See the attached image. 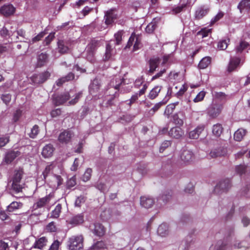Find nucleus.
<instances>
[{"label":"nucleus","instance_id":"nucleus-1","mask_svg":"<svg viewBox=\"0 0 250 250\" xmlns=\"http://www.w3.org/2000/svg\"><path fill=\"white\" fill-rule=\"evenodd\" d=\"M23 173V168H19L14 170L12 178V188L16 193L21 192L23 188V184L21 182Z\"/></svg>","mask_w":250,"mask_h":250},{"label":"nucleus","instance_id":"nucleus-2","mask_svg":"<svg viewBox=\"0 0 250 250\" xmlns=\"http://www.w3.org/2000/svg\"><path fill=\"white\" fill-rule=\"evenodd\" d=\"M83 237L82 235L72 236L68 239L67 246L69 250H81L83 247Z\"/></svg>","mask_w":250,"mask_h":250},{"label":"nucleus","instance_id":"nucleus-3","mask_svg":"<svg viewBox=\"0 0 250 250\" xmlns=\"http://www.w3.org/2000/svg\"><path fill=\"white\" fill-rule=\"evenodd\" d=\"M54 198L53 193H50L46 195L45 197L40 198L33 204V209L37 210L39 208H44L47 206L50 202L51 200Z\"/></svg>","mask_w":250,"mask_h":250},{"label":"nucleus","instance_id":"nucleus-4","mask_svg":"<svg viewBox=\"0 0 250 250\" xmlns=\"http://www.w3.org/2000/svg\"><path fill=\"white\" fill-rule=\"evenodd\" d=\"M133 43V50L134 51L138 50L142 46L141 37L139 36H136L134 33L131 34L125 46V48H129Z\"/></svg>","mask_w":250,"mask_h":250},{"label":"nucleus","instance_id":"nucleus-5","mask_svg":"<svg viewBox=\"0 0 250 250\" xmlns=\"http://www.w3.org/2000/svg\"><path fill=\"white\" fill-rule=\"evenodd\" d=\"M50 73L46 70L39 74L33 75L31 78V81L34 83L42 84L46 81L50 77Z\"/></svg>","mask_w":250,"mask_h":250},{"label":"nucleus","instance_id":"nucleus-6","mask_svg":"<svg viewBox=\"0 0 250 250\" xmlns=\"http://www.w3.org/2000/svg\"><path fill=\"white\" fill-rule=\"evenodd\" d=\"M73 135V133L72 131L66 129L59 134L58 140L62 144H67L70 142Z\"/></svg>","mask_w":250,"mask_h":250},{"label":"nucleus","instance_id":"nucleus-7","mask_svg":"<svg viewBox=\"0 0 250 250\" xmlns=\"http://www.w3.org/2000/svg\"><path fill=\"white\" fill-rule=\"evenodd\" d=\"M223 109L222 105H212L208 109V114L212 118L217 117L221 112Z\"/></svg>","mask_w":250,"mask_h":250},{"label":"nucleus","instance_id":"nucleus-8","mask_svg":"<svg viewBox=\"0 0 250 250\" xmlns=\"http://www.w3.org/2000/svg\"><path fill=\"white\" fill-rule=\"evenodd\" d=\"M68 42L63 40H59L57 42L58 52L61 54L69 53L70 48L68 47Z\"/></svg>","mask_w":250,"mask_h":250},{"label":"nucleus","instance_id":"nucleus-9","mask_svg":"<svg viewBox=\"0 0 250 250\" xmlns=\"http://www.w3.org/2000/svg\"><path fill=\"white\" fill-rule=\"evenodd\" d=\"M70 98L68 92H64L54 97V102L56 105H60L65 103Z\"/></svg>","mask_w":250,"mask_h":250},{"label":"nucleus","instance_id":"nucleus-10","mask_svg":"<svg viewBox=\"0 0 250 250\" xmlns=\"http://www.w3.org/2000/svg\"><path fill=\"white\" fill-rule=\"evenodd\" d=\"M148 84L145 83L143 87L138 91V93L133 95L129 100V103L127 104L130 106L134 103H135L138 100L139 97H140L146 93V89L148 88Z\"/></svg>","mask_w":250,"mask_h":250},{"label":"nucleus","instance_id":"nucleus-11","mask_svg":"<svg viewBox=\"0 0 250 250\" xmlns=\"http://www.w3.org/2000/svg\"><path fill=\"white\" fill-rule=\"evenodd\" d=\"M209 8L205 6H202L199 7L195 12V19L196 20H200L206 16L208 12Z\"/></svg>","mask_w":250,"mask_h":250},{"label":"nucleus","instance_id":"nucleus-12","mask_svg":"<svg viewBox=\"0 0 250 250\" xmlns=\"http://www.w3.org/2000/svg\"><path fill=\"white\" fill-rule=\"evenodd\" d=\"M84 221V214L83 213H81L72 216L69 220L68 223L74 226H77L82 224Z\"/></svg>","mask_w":250,"mask_h":250},{"label":"nucleus","instance_id":"nucleus-13","mask_svg":"<svg viewBox=\"0 0 250 250\" xmlns=\"http://www.w3.org/2000/svg\"><path fill=\"white\" fill-rule=\"evenodd\" d=\"M48 240L45 236H42L37 239L33 245L31 247L32 249H37L39 250H43V249L47 245Z\"/></svg>","mask_w":250,"mask_h":250},{"label":"nucleus","instance_id":"nucleus-14","mask_svg":"<svg viewBox=\"0 0 250 250\" xmlns=\"http://www.w3.org/2000/svg\"><path fill=\"white\" fill-rule=\"evenodd\" d=\"M226 153V149L223 147H219L217 148L212 149L209 154V156L211 158H215L218 157L223 156Z\"/></svg>","mask_w":250,"mask_h":250},{"label":"nucleus","instance_id":"nucleus-15","mask_svg":"<svg viewBox=\"0 0 250 250\" xmlns=\"http://www.w3.org/2000/svg\"><path fill=\"white\" fill-rule=\"evenodd\" d=\"M231 187L230 181L229 179H226L220 181L215 187V190L220 189L223 191H227Z\"/></svg>","mask_w":250,"mask_h":250},{"label":"nucleus","instance_id":"nucleus-16","mask_svg":"<svg viewBox=\"0 0 250 250\" xmlns=\"http://www.w3.org/2000/svg\"><path fill=\"white\" fill-rule=\"evenodd\" d=\"M15 11V8L12 4L4 5L0 8V13L5 17L13 14Z\"/></svg>","mask_w":250,"mask_h":250},{"label":"nucleus","instance_id":"nucleus-17","mask_svg":"<svg viewBox=\"0 0 250 250\" xmlns=\"http://www.w3.org/2000/svg\"><path fill=\"white\" fill-rule=\"evenodd\" d=\"M168 135L173 138L179 139L184 134L183 129L180 127H173L168 132Z\"/></svg>","mask_w":250,"mask_h":250},{"label":"nucleus","instance_id":"nucleus-18","mask_svg":"<svg viewBox=\"0 0 250 250\" xmlns=\"http://www.w3.org/2000/svg\"><path fill=\"white\" fill-rule=\"evenodd\" d=\"M54 150L55 148L52 144H47L43 147L42 155L45 158H49L53 155Z\"/></svg>","mask_w":250,"mask_h":250},{"label":"nucleus","instance_id":"nucleus-19","mask_svg":"<svg viewBox=\"0 0 250 250\" xmlns=\"http://www.w3.org/2000/svg\"><path fill=\"white\" fill-rule=\"evenodd\" d=\"M48 62V55L46 53L42 52L37 57V66L39 67H42L46 64Z\"/></svg>","mask_w":250,"mask_h":250},{"label":"nucleus","instance_id":"nucleus-20","mask_svg":"<svg viewBox=\"0 0 250 250\" xmlns=\"http://www.w3.org/2000/svg\"><path fill=\"white\" fill-rule=\"evenodd\" d=\"M180 156L182 161L185 163L191 162L194 159V155L192 152L187 149L183 150Z\"/></svg>","mask_w":250,"mask_h":250},{"label":"nucleus","instance_id":"nucleus-21","mask_svg":"<svg viewBox=\"0 0 250 250\" xmlns=\"http://www.w3.org/2000/svg\"><path fill=\"white\" fill-rule=\"evenodd\" d=\"M204 129L205 125H203L197 126L196 128L189 132V137L190 139H198L200 134L204 131Z\"/></svg>","mask_w":250,"mask_h":250},{"label":"nucleus","instance_id":"nucleus-22","mask_svg":"<svg viewBox=\"0 0 250 250\" xmlns=\"http://www.w3.org/2000/svg\"><path fill=\"white\" fill-rule=\"evenodd\" d=\"M94 228L92 230L93 233L96 236L102 237L104 235L105 232V229L104 226L99 223H96L94 224Z\"/></svg>","mask_w":250,"mask_h":250},{"label":"nucleus","instance_id":"nucleus-23","mask_svg":"<svg viewBox=\"0 0 250 250\" xmlns=\"http://www.w3.org/2000/svg\"><path fill=\"white\" fill-rule=\"evenodd\" d=\"M75 78V75L72 72L68 73L65 76L62 77L59 79L56 82L57 86H61L63 83L66 82L72 81Z\"/></svg>","mask_w":250,"mask_h":250},{"label":"nucleus","instance_id":"nucleus-24","mask_svg":"<svg viewBox=\"0 0 250 250\" xmlns=\"http://www.w3.org/2000/svg\"><path fill=\"white\" fill-rule=\"evenodd\" d=\"M20 154L21 152L18 150L9 151L6 154L4 157V161L6 164H10Z\"/></svg>","mask_w":250,"mask_h":250},{"label":"nucleus","instance_id":"nucleus-25","mask_svg":"<svg viewBox=\"0 0 250 250\" xmlns=\"http://www.w3.org/2000/svg\"><path fill=\"white\" fill-rule=\"evenodd\" d=\"M160 62V59L159 57L150 58L148 61L150 73H153L158 67Z\"/></svg>","mask_w":250,"mask_h":250},{"label":"nucleus","instance_id":"nucleus-26","mask_svg":"<svg viewBox=\"0 0 250 250\" xmlns=\"http://www.w3.org/2000/svg\"><path fill=\"white\" fill-rule=\"evenodd\" d=\"M240 63V59L239 57H233L230 60L228 67V71L229 72H232L234 71L239 65Z\"/></svg>","mask_w":250,"mask_h":250},{"label":"nucleus","instance_id":"nucleus-27","mask_svg":"<svg viewBox=\"0 0 250 250\" xmlns=\"http://www.w3.org/2000/svg\"><path fill=\"white\" fill-rule=\"evenodd\" d=\"M154 203L153 198L143 196L141 197L140 204L141 206L145 208H151Z\"/></svg>","mask_w":250,"mask_h":250},{"label":"nucleus","instance_id":"nucleus-28","mask_svg":"<svg viewBox=\"0 0 250 250\" xmlns=\"http://www.w3.org/2000/svg\"><path fill=\"white\" fill-rule=\"evenodd\" d=\"M124 80L120 77H115L111 80L109 85L110 87L114 88L115 89H119L120 86L122 84Z\"/></svg>","mask_w":250,"mask_h":250},{"label":"nucleus","instance_id":"nucleus-29","mask_svg":"<svg viewBox=\"0 0 250 250\" xmlns=\"http://www.w3.org/2000/svg\"><path fill=\"white\" fill-rule=\"evenodd\" d=\"M249 45L250 44L247 42L241 40L239 43L235 47V50L236 54H241Z\"/></svg>","mask_w":250,"mask_h":250},{"label":"nucleus","instance_id":"nucleus-30","mask_svg":"<svg viewBox=\"0 0 250 250\" xmlns=\"http://www.w3.org/2000/svg\"><path fill=\"white\" fill-rule=\"evenodd\" d=\"M162 89V86H155L149 92L147 95V97L151 100H154L159 95Z\"/></svg>","mask_w":250,"mask_h":250},{"label":"nucleus","instance_id":"nucleus-31","mask_svg":"<svg viewBox=\"0 0 250 250\" xmlns=\"http://www.w3.org/2000/svg\"><path fill=\"white\" fill-rule=\"evenodd\" d=\"M115 18L112 10L107 11L104 16L105 24L106 25L111 24L114 22Z\"/></svg>","mask_w":250,"mask_h":250},{"label":"nucleus","instance_id":"nucleus-32","mask_svg":"<svg viewBox=\"0 0 250 250\" xmlns=\"http://www.w3.org/2000/svg\"><path fill=\"white\" fill-rule=\"evenodd\" d=\"M158 235L162 237L167 235L168 233V227L166 223H162L161 224L157 229Z\"/></svg>","mask_w":250,"mask_h":250},{"label":"nucleus","instance_id":"nucleus-33","mask_svg":"<svg viewBox=\"0 0 250 250\" xmlns=\"http://www.w3.org/2000/svg\"><path fill=\"white\" fill-rule=\"evenodd\" d=\"M224 128L221 124L217 123L213 125L212 132L216 137H220L223 133Z\"/></svg>","mask_w":250,"mask_h":250},{"label":"nucleus","instance_id":"nucleus-34","mask_svg":"<svg viewBox=\"0 0 250 250\" xmlns=\"http://www.w3.org/2000/svg\"><path fill=\"white\" fill-rule=\"evenodd\" d=\"M238 9L241 13H242L244 10H250V0H241L238 5Z\"/></svg>","mask_w":250,"mask_h":250},{"label":"nucleus","instance_id":"nucleus-35","mask_svg":"<svg viewBox=\"0 0 250 250\" xmlns=\"http://www.w3.org/2000/svg\"><path fill=\"white\" fill-rule=\"evenodd\" d=\"M106 248V244L104 241H99L94 243L90 248V250H100Z\"/></svg>","mask_w":250,"mask_h":250},{"label":"nucleus","instance_id":"nucleus-36","mask_svg":"<svg viewBox=\"0 0 250 250\" xmlns=\"http://www.w3.org/2000/svg\"><path fill=\"white\" fill-rule=\"evenodd\" d=\"M211 58L210 57H205L203 58L198 64L199 69L206 68L211 63Z\"/></svg>","mask_w":250,"mask_h":250},{"label":"nucleus","instance_id":"nucleus-37","mask_svg":"<svg viewBox=\"0 0 250 250\" xmlns=\"http://www.w3.org/2000/svg\"><path fill=\"white\" fill-rule=\"evenodd\" d=\"M62 205L58 204L55 208L54 209L50 212V215L49 217L51 218L57 219L59 217L62 211Z\"/></svg>","mask_w":250,"mask_h":250},{"label":"nucleus","instance_id":"nucleus-38","mask_svg":"<svg viewBox=\"0 0 250 250\" xmlns=\"http://www.w3.org/2000/svg\"><path fill=\"white\" fill-rule=\"evenodd\" d=\"M247 132L246 130L243 128L238 129L234 134V139L236 141H240L242 140Z\"/></svg>","mask_w":250,"mask_h":250},{"label":"nucleus","instance_id":"nucleus-39","mask_svg":"<svg viewBox=\"0 0 250 250\" xmlns=\"http://www.w3.org/2000/svg\"><path fill=\"white\" fill-rule=\"evenodd\" d=\"M100 84L98 81L94 80L89 87V91L91 94H94L98 92L100 88Z\"/></svg>","mask_w":250,"mask_h":250},{"label":"nucleus","instance_id":"nucleus-40","mask_svg":"<svg viewBox=\"0 0 250 250\" xmlns=\"http://www.w3.org/2000/svg\"><path fill=\"white\" fill-rule=\"evenodd\" d=\"M157 27V23L153 20L150 23H149L146 28V31L148 34H152L153 33L156 27Z\"/></svg>","mask_w":250,"mask_h":250},{"label":"nucleus","instance_id":"nucleus-41","mask_svg":"<svg viewBox=\"0 0 250 250\" xmlns=\"http://www.w3.org/2000/svg\"><path fill=\"white\" fill-rule=\"evenodd\" d=\"M179 104L178 102H176L174 103H172L168 104L165 109V113L167 114V115H169L171 114L174 111L176 106L178 105Z\"/></svg>","mask_w":250,"mask_h":250},{"label":"nucleus","instance_id":"nucleus-42","mask_svg":"<svg viewBox=\"0 0 250 250\" xmlns=\"http://www.w3.org/2000/svg\"><path fill=\"white\" fill-rule=\"evenodd\" d=\"M21 206L22 203L17 202H13L7 207V210L9 212H13L15 210L19 209Z\"/></svg>","mask_w":250,"mask_h":250},{"label":"nucleus","instance_id":"nucleus-43","mask_svg":"<svg viewBox=\"0 0 250 250\" xmlns=\"http://www.w3.org/2000/svg\"><path fill=\"white\" fill-rule=\"evenodd\" d=\"M45 230L47 232H55L57 230V227L55 222H51L45 227Z\"/></svg>","mask_w":250,"mask_h":250},{"label":"nucleus","instance_id":"nucleus-44","mask_svg":"<svg viewBox=\"0 0 250 250\" xmlns=\"http://www.w3.org/2000/svg\"><path fill=\"white\" fill-rule=\"evenodd\" d=\"M166 104V102H160L158 103H156L154 106L149 111V114L151 115H153L154 113L157 111L160 107L165 105Z\"/></svg>","mask_w":250,"mask_h":250},{"label":"nucleus","instance_id":"nucleus-45","mask_svg":"<svg viewBox=\"0 0 250 250\" xmlns=\"http://www.w3.org/2000/svg\"><path fill=\"white\" fill-rule=\"evenodd\" d=\"M119 96V94H117V92H115V93L112 95L109 99L107 100V101L105 103L106 107H110L115 105L114 101L116 98H118Z\"/></svg>","mask_w":250,"mask_h":250},{"label":"nucleus","instance_id":"nucleus-46","mask_svg":"<svg viewBox=\"0 0 250 250\" xmlns=\"http://www.w3.org/2000/svg\"><path fill=\"white\" fill-rule=\"evenodd\" d=\"M212 32V29H208L207 28H203L201 30L197 33V35L200 36L202 38L206 37L208 36L209 34H211Z\"/></svg>","mask_w":250,"mask_h":250},{"label":"nucleus","instance_id":"nucleus-47","mask_svg":"<svg viewBox=\"0 0 250 250\" xmlns=\"http://www.w3.org/2000/svg\"><path fill=\"white\" fill-rule=\"evenodd\" d=\"M224 16V12H223L222 11L219 12L218 13V14L213 18H212L211 19L210 22L209 26H211L213 25H214L216 22H217L220 20L222 19L223 18Z\"/></svg>","mask_w":250,"mask_h":250},{"label":"nucleus","instance_id":"nucleus-48","mask_svg":"<svg viewBox=\"0 0 250 250\" xmlns=\"http://www.w3.org/2000/svg\"><path fill=\"white\" fill-rule=\"evenodd\" d=\"M112 49L110 44H107L106 46V51L104 56V61H108L109 60L112 56Z\"/></svg>","mask_w":250,"mask_h":250},{"label":"nucleus","instance_id":"nucleus-49","mask_svg":"<svg viewBox=\"0 0 250 250\" xmlns=\"http://www.w3.org/2000/svg\"><path fill=\"white\" fill-rule=\"evenodd\" d=\"M229 42V39L223 40L219 41L218 43V48L220 50H225L228 45Z\"/></svg>","mask_w":250,"mask_h":250},{"label":"nucleus","instance_id":"nucleus-50","mask_svg":"<svg viewBox=\"0 0 250 250\" xmlns=\"http://www.w3.org/2000/svg\"><path fill=\"white\" fill-rule=\"evenodd\" d=\"M173 123L175 125H176L179 126H181L183 125L184 118H180L179 117V115L177 114H176L173 115Z\"/></svg>","mask_w":250,"mask_h":250},{"label":"nucleus","instance_id":"nucleus-51","mask_svg":"<svg viewBox=\"0 0 250 250\" xmlns=\"http://www.w3.org/2000/svg\"><path fill=\"white\" fill-rule=\"evenodd\" d=\"M213 95L216 99L221 101L226 100L227 97V95L222 92H214Z\"/></svg>","mask_w":250,"mask_h":250},{"label":"nucleus","instance_id":"nucleus-52","mask_svg":"<svg viewBox=\"0 0 250 250\" xmlns=\"http://www.w3.org/2000/svg\"><path fill=\"white\" fill-rule=\"evenodd\" d=\"M86 200V197L83 195H80L78 196L75 200V206L78 207H81L82 205L84 203Z\"/></svg>","mask_w":250,"mask_h":250},{"label":"nucleus","instance_id":"nucleus-53","mask_svg":"<svg viewBox=\"0 0 250 250\" xmlns=\"http://www.w3.org/2000/svg\"><path fill=\"white\" fill-rule=\"evenodd\" d=\"M39 132V127L38 125H34L31 129V132L29 134L30 138H35L38 134Z\"/></svg>","mask_w":250,"mask_h":250},{"label":"nucleus","instance_id":"nucleus-54","mask_svg":"<svg viewBox=\"0 0 250 250\" xmlns=\"http://www.w3.org/2000/svg\"><path fill=\"white\" fill-rule=\"evenodd\" d=\"M124 33V31L123 30H120L117 33L115 34L114 37L116 39V44H120L121 43L122 40V37Z\"/></svg>","mask_w":250,"mask_h":250},{"label":"nucleus","instance_id":"nucleus-55","mask_svg":"<svg viewBox=\"0 0 250 250\" xmlns=\"http://www.w3.org/2000/svg\"><path fill=\"white\" fill-rule=\"evenodd\" d=\"M99 44V41L95 39L92 40L89 44V48L92 52L95 50Z\"/></svg>","mask_w":250,"mask_h":250},{"label":"nucleus","instance_id":"nucleus-56","mask_svg":"<svg viewBox=\"0 0 250 250\" xmlns=\"http://www.w3.org/2000/svg\"><path fill=\"white\" fill-rule=\"evenodd\" d=\"M82 95L83 93L82 92H79L78 93H77L76 94L75 98L69 102V104L70 105L75 104L76 103L78 102L80 99L82 97Z\"/></svg>","mask_w":250,"mask_h":250},{"label":"nucleus","instance_id":"nucleus-57","mask_svg":"<svg viewBox=\"0 0 250 250\" xmlns=\"http://www.w3.org/2000/svg\"><path fill=\"white\" fill-rule=\"evenodd\" d=\"M171 145V142L170 141H165L161 145L159 151L161 153H162L164 151V150L170 146Z\"/></svg>","mask_w":250,"mask_h":250},{"label":"nucleus","instance_id":"nucleus-58","mask_svg":"<svg viewBox=\"0 0 250 250\" xmlns=\"http://www.w3.org/2000/svg\"><path fill=\"white\" fill-rule=\"evenodd\" d=\"M46 33L44 31L40 32L39 34H38L36 36L32 39L31 42L32 43H34L36 42H39L42 40V38L44 37Z\"/></svg>","mask_w":250,"mask_h":250},{"label":"nucleus","instance_id":"nucleus-59","mask_svg":"<svg viewBox=\"0 0 250 250\" xmlns=\"http://www.w3.org/2000/svg\"><path fill=\"white\" fill-rule=\"evenodd\" d=\"M187 6V4H183L181 5L178 6L172 9V12L174 14H178L181 12L184 8Z\"/></svg>","mask_w":250,"mask_h":250},{"label":"nucleus","instance_id":"nucleus-60","mask_svg":"<svg viewBox=\"0 0 250 250\" xmlns=\"http://www.w3.org/2000/svg\"><path fill=\"white\" fill-rule=\"evenodd\" d=\"M92 169L91 168H88L85 170L83 175V180L84 181H87L89 180L91 176Z\"/></svg>","mask_w":250,"mask_h":250},{"label":"nucleus","instance_id":"nucleus-61","mask_svg":"<svg viewBox=\"0 0 250 250\" xmlns=\"http://www.w3.org/2000/svg\"><path fill=\"white\" fill-rule=\"evenodd\" d=\"M206 95V92L204 91H200L196 96V97L194 99L193 101L195 103L199 102L202 101Z\"/></svg>","mask_w":250,"mask_h":250},{"label":"nucleus","instance_id":"nucleus-62","mask_svg":"<svg viewBox=\"0 0 250 250\" xmlns=\"http://www.w3.org/2000/svg\"><path fill=\"white\" fill-rule=\"evenodd\" d=\"M73 22L72 21H67L64 23H63L60 27V28L62 30H67L69 28L73 27Z\"/></svg>","mask_w":250,"mask_h":250},{"label":"nucleus","instance_id":"nucleus-63","mask_svg":"<svg viewBox=\"0 0 250 250\" xmlns=\"http://www.w3.org/2000/svg\"><path fill=\"white\" fill-rule=\"evenodd\" d=\"M145 83H145L144 78L142 77L139 78L135 80L134 83V86L137 88H139L141 85L143 86Z\"/></svg>","mask_w":250,"mask_h":250},{"label":"nucleus","instance_id":"nucleus-64","mask_svg":"<svg viewBox=\"0 0 250 250\" xmlns=\"http://www.w3.org/2000/svg\"><path fill=\"white\" fill-rule=\"evenodd\" d=\"M9 142V137L5 136L0 137V147L5 146Z\"/></svg>","mask_w":250,"mask_h":250}]
</instances>
